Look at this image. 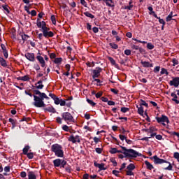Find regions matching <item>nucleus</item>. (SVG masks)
<instances>
[{
  "instance_id": "c03bdc74",
  "label": "nucleus",
  "mask_w": 179,
  "mask_h": 179,
  "mask_svg": "<svg viewBox=\"0 0 179 179\" xmlns=\"http://www.w3.org/2000/svg\"><path fill=\"white\" fill-rule=\"evenodd\" d=\"M147 48L148 50H153V48H155V45H153V44H152V43H148L147 44Z\"/></svg>"
},
{
  "instance_id": "f704fd0d",
  "label": "nucleus",
  "mask_w": 179,
  "mask_h": 179,
  "mask_svg": "<svg viewBox=\"0 0 179 179\" xmlns=\"http://www.w3.org/2000/svg\"><path fill=\"white\" fill-rule=\"evenodd\" d=\"M161 75H169V71H167V69L162 68L161 69V72H160Z\"/></svg>"
},
{
  "instance_id": "4468645a",
  "label": "nucleus",
  "mask_w": 179,
  "mask_h": 179,
  "mask_svg": "<svg viewBox=\"0 0 179 179\" xmlns=\"http://www.w3.org/2000/svg\"><path fill=\"white\" fill-rule=\"evenodd\" d=\"M25 57L29 61H31V62H34V61H36V58L34 57V53L27 52V53L25 54Z\"/></svg>"
},
{
  "instance_id": "864d4df0",
  "label": "nucleus",
  "mask_w": 179,
  "mask_h": 179,
  "mask_svg": "<svg viewBox=\"0 0 179 179\" xmlns=\"http://www.w3.org/2000/svg\"><path fill=\"white\" fill-rule=\"evenodd\" d=\"M81 5L85 6V8H87V3H86V1L85 0H80Z\"/></svg>"
},
{
  "instance_id": "7c9ffc66",
  "label": "nucleus",
  "mask_w": 179,
  "mask_h": 179,
  "mask_svg": "<svg viewBox=\"0 0 179 179\" xmlns=\"http://www.w3.org/2000/svg\"><path fill=\"white\" fill-rule=\"evenodd\" d=\"M140 106L142 107V106H144L145 107H146V108H148L149 107V104H148V103H146V101H143V99H140Z\"/></svg>"
},
{
  "instance_id": "6e6552de",
  "label": "nucleus",
  "mask_w": 179,
  "mask_h": 179,
  "mask_svg": "<svg viewBox=\"0 0 179 179\" xmlns=\"http://www.w3.org/2000/svg\"><path fill=\"white\" fill-rule=\"evenodd\" d=\"M68 141L73 143H80V136L71 135L68 138Z\"/></svg>"
},
{
  "instance_id": "a211bd4d",
  "label": "nucleus",
  "mask_w": 179,
  "mask_h": 179,
  "mask_svg": "<svg viewBox=\"0 0 179 179\" xmlns=\"http://www.w3.org/2000/svg\"><path fill=\"white\" fill-rule=\"evenodd\" d=\"M99 1L101 0H97ZM103 2H105L106 6H109V8H114V1L113 0H102Z\"/></svg>"
},
{
  "instance_id": "bf43d9fd",
  "label": "nucleus",
  "mask_w": 179,
  "mask_h": 179,
  "mask_svg": "<svg viewBox=\"0 0 179 179\" xmlns=\"http://www.w3.org/2000/svg\"><path fill=\"white\" fill-rule=\"evenodd\" d=\"M65 166H66V161L64 160L62 162V164L60 165V166L62 168V169H65Z\"/></svg>"
},
{
  "instance_id": "412c9836",
  "label": "nucleus",
  "mask_w": 179,
  "mask_h": 179,
  "mask_svg": "<svg viewBox=\"0 0 179 179\" xmlns=\"http://www.w3.org/2000/svg\"><path fill=\"white\" fill-rule=\"evenodd\" d=\"M171 97H173L172 101H175V103L176 104H179V101L177 99H178V96H177V94H176V93H174V92H172L171 94Z\"/></svg>"
},
{
  "instance_id": "4d7b16f0",
  "label": "nucleus",
  "mask_w": 179,
  "mask_h": 179,
  "mask_svg": "<svg viewBox=\"0 0 179 179\" xmlns=\"http://www.w3.org/2000/svg\"><path fill=\"white\" fill-rule=\"evenodd\" d=\"M160 71V66H156L154 70H153V72L155 73H157V72H159Z\"/></svg>"
},
{
  "instance_id": "ea45409f",
  "label": "nucleus",
  "mask_w": 179,
  "mask_h": 179,
  "mask_svg": "<svg viewBox=\"0 0 179 179\" xmlns=\"http://www.w3.org/2000/svg\"><path fill=\"white\" fill-rule=\"evenodd\" d=\"M62 129L66 132H70L69 127H68L66 124L63 125Z\"/></svg>"
},
{
  "instance_id": "2eb2a0df",
  "label": "nucleus",
  "mask_w": 179,
  "mask_h": 179,
  "mask_svg": "<svg viewBox=\"0 0 179 179\" xmlns=\"http://www.w3.org/2000/svg\"><path fill=\"white\" fill-rule=\"evenodd\" d=\"M36 59L38 61L39 64H41V66L42 68L45 66V60H44V57H43V56H36Z\"/></svg>"
},
{
  "instance_id": "b1692460",
  "label": "nucleus",
  "mask_w": 179,
  "mask_h": 179,
  "mask_svg": "<svg viewBox=\"0 0 179 179\" xmlns=\"http://www.w3.org/2000/svg\"><path fill=\"white\" fill-rule=\"evenodd\" d=\"M0 64L3 68H6L8 66V64H6V60L3 59V57H0Z\"/></svg>"
},
{
  "instance_id": "0e129e2a",
  "label": "nucleus",
  "mask_w": 179,
  "mask_h": 179,
  "mask_svg": "<svg viewBox=\"0 0 179 179\" xmlns=\"http://www.w3.org/2000/svg\"><path fill=\"white\" fill-rule=\"evenodd\" d=\"M3 9H4L6 13H9V8H8V6H2Z\"/></svg>"
},
{
  "instance_id": "e433bc0d",
  "label": "nucleus",
  "mask_w": 179,
  "mask_h": 179,
  "mask_svg": "<svg viewBox=\"0 0 179 179\" xmlns=\"http://www.w3.org/2000/svg\"><path fill=\"white\" fill-rule=\"evenodd\" d=\"M54 62L55 64H61L62 62V57H57L55 59Z\"/></svg>"
},
{
  "instance_id": "0eeeda50",
  "label": "nucleus",
  "mask_w": 179,
  "mask_h": 179,
  "mask_svg": "<svg viewBox=\"0 0 179 179\" xmlns=\"http://www.w3.org/2000/svg\"><path fill=\"white\" fill-rule=\"evenodd\" d=\"M42 32H43V36L45 38H50L51 37H54V32L50 31V28L45 27V25H43V27Z\"/></svg>"
},
{
  "instance_id": "4c0bfd02",
  "label": "nucleus",
  "mask_w": 179,
  "mask_h": 179,
  "mask_svg": "<svg viewBox=\"0 0 179 179\" xmlns=\"http://www.w3.org/2000/svg\"><path fill=\"white\" fill-rule=\"evenodd\" d=\"M25 156H27V157H28L29 159H31L34 157V153L28 152Z\"/></svg>"
},
{
  "instance_id": "aec40b11",
  "label": "nucleus",
  "mask_w": 179,
  "mask_h": 179,
  "mask_svg": "<svg viewBox=\"0 0 179 179\" xmlns=\"http://www.w3.org/2000/svg\"><path fill=\"white\" fill-rule=\"evenodd\" d=\"M62 161H64V159H56L53 161V164L55 166V167H60Z\"/></svg>"
},
{
  "instance_id": "9b49d317",
  "label": "nucleus",
  "mask_w": 179,
  "mask_h": 179,
  "mask_svg": "<svg viewBox=\"0 0 179 179\" xmlns=\"http://www.w3.org/2000/svg\"><path fill=\"white\" fill-rule=\"evenodd\" d=\"M101 71H103V69L100 67H96L94 70H93L92 71L93 79H96V78H99L100 76V73H101Z\"/></svg>"
},
{
  "instance_id": "5fc2aeb1",
  "label": "nucleus",
  "mask_w": 179,
  "mask_h": 179,
  "mask_svg": "<svg viewBox=\"0 0 179 179\" xmlns=\"http://www.w3.org/2000/svg\"><path fill=\"white\" fill-rule=\"evenodd\" d=\"M45 111H48L49 113H53L54 108L51 107H48L45 108Z\"/></svg>"
},
{
  "instance_id": "cd10ccee",
  "label": "nucleus",
  "mask_w": 179,
  "mask_h": 179,
  "mask_svg": "<svg viewBox=\"0 0 179 179\" xmlns=\"http://www.w3.org/2000/svg\"><path fill=\"white\" fill-rule=\"evenodd\" d=\"M29 150H30V147L29 145H25L22 150V153L24 155H27L29 153Z\"/></svg>"
},
{
  "instance_id": "6e6d98bb",
  "label": "nucleus",
  "mask_w": 179,
  "mask_h": 179,
  "mask_svg": "<svg viewBox=\"0 0 179 179\" xmlns=\"http://www.w3.org/2000/svg\"><path fill=\"white\" fill-rule=\"evenodd\" d=\"M101 101H103V103H108V98L102 96L101 97Z\"/></svg>"
},
{
  "instance_id": "7ed1b4c3",
  "label": "nucleus",
  "mask_w": 179,
  "mask_h": 179,
  "mask_svg": "<svg viewBox=\"0 0 179 179\" xmlns=\"http://www.w3.org/2000/svg\"><path fill=\"white\" fill-rule=\"evenodd\" d=\"M120 148L123 151L117 150V153H122L126 157H138V156H140L139 152L134 149H127V148L122 146H120Z\"/></svg>"
},
{
  "instance_id": "3c124183",
  "label": "nucleus",
  "mask_w": 179,
  "mask_h": 179,
  "mask_svg": "<svg viewBox=\"0 0 179 179\" xmlns=\"http://www.w3.org/2000/svg\"><path fill=\"white\" fill-rule=\"evenodd\" d=\"M112 173L116 177H118L120 176V171L117 170H113L112 171Z\"/></svg>"
},
{
  "instance_id": "f8f14e48",
  "label": "nucleus",
  "mask_w": 179,
  "mask_h": 179,
  "mask_svg": "<svg viewBox=\"0 0 179 179\" xmlns=\"http://www.w3.org/2000/svg\"><path fill=\"white\" fill-rule=\"evenodd\" d=\"M170 86H174V87H178L179 86V77L173 78L172 80L169 82Z\"/></svg>"
},
{
  "instance_id": "c756f323",
  "label": "nucleus",
  "mask_w": 179,
  "mask_h": 179,
  "mask_svg": "<svg viewBox=\"0 0 179 179\" xmlns=\"http://www.w3.org/2000/svg\"><path fill=\"white\" fill-rule=\"evenodd\" d=\"M133 2H134L133 0H130L129 2V6H127L125 7V9H128V10H131V9L134 8V5H132Z\"/></svg>"
},
{
  "instance_id": "680f3d73",
  "label": "nucleus",
  "mask_w": 179,
  "mask_h": 179,
  "mask_svg": "<svg viewBox=\"0 0 179 179\" xmlns=\"http://www.w3.org/2000/svg\"><path fill=\"white\" fill-rule=\"evenodd\" d=\"M56 122H57V124H62V118L57 117L56 118Z\"/></svg>"
},
{
  "instance_id": "473e14b6",
  "label": "nucleus",
  "mask_w": 179,
  "mask_h": 179,
  "mask_svg": "<svg viewBox=\"0 0 179 179\" xmlns=\"http://www.w3.org/2000/svg\"><path fill=\"white\" fill-rule=\"evenodd\" d=\"M166 22H171L173 20V11L166 18Z\"/></svg>"
},
{
  "instance_id": "393cba45",
  "label": "nucleus",
  "mask_w": 179,
  "mask_h": 179,
  "mask_svg": "<svg viewBox=\"0 0 179 179\" xmlns=\"http://www.w3.org/2000/svg\"><path fill=\"white\" fill-rule=\"evenodd\" d=\"M145 164L148 170H153V169H155L153 165H152V164H150V162H149L148 161H145Z\"/></svg>"
},
{
  "instance_id": "09e8293b",
  "label": "nucleus",
  "mask_w": 179,
  "mask_h": 179,
  "mask_svg": "<svg viewBox=\"0 0 179 179\" xmlns=\"http://www.w3.org/2000/svg\"><path fill=\"white\" fill-rule=\"evenodd\" d=\"M173 157H174V159H177V161L178 162V163H179V152H174V154H173Z\"/></svg>"
},
{
  "instance_id": "c9c22d12",
  "label": "nucleus",
  "mask_w": 179,
  "mask_h": 179,
  "mask_svg": "<svg viewBox=\"0 0 179 179\" xmlns=\"http://www.w3.org/2000/svg\"><path fill=\"white\" fill-rule=\"evenodd\" d=\"M87 102L88 103V104L92 106V107H94V106H96V103L94 101H93L92 100H90L89 99H87Z\"/></svg>"
},
{
  "instance_id": "49530a36",
  "label": "nucleus",
  "mask_w": 179,
  "mask_h": 179,
  "mask_svg": "<svg viewBox=\"0 0 179 179\" xmlns=\"http://www.w3.org/2000/svg\"><path fill=\"white\" fill-rule=\"evenodd\" d=\"M95 151H96V153H98L99 155H101V153H103V148H95Z\"/></svg>"
},
{
  "instance_id": "a878e982",
  "label": "nucleus",
  "mask_w": 179,
  "mask_h": 179,
  "mask_svg": "<svg viewBox=\"0 0 179 179\" xmlns=\"http://www.w3.org/2000/svg\"><path fill=\"white\" fill-rule=\"evenodd\" d=\"M108 61H110V62L112 65H115V66L116 68H118V64H117V63L115 62V60L113 57H108Z\"/></svg>"
},
{
  "instance_id": "338daca9",
  "label": "nucleus",
  "mask_w": 179,
  "mask_h": 179,
  "mask_svg": "<svg viewBox=\"0 0 179 179\" xmlns=\"http://www.w3.org/2000/svg\"><path fill=\"white\" fill-rule=\"evenodd\" d=\"M89 177H90V176H89V173H85L83 176V179H89Z\"/></svg>"
},
{
  "instance_id": "72a5a7b5",
  "label": "nucleus",
  "mask_w": 179,
  "mask_h": 179,
  "mask_svg": "<svg viewBox=\"0 0 179 179\" xmlns=\"http://www.w3.org/2000/svg\"><path fill=\"white\" fill-rule=\"evenodd\" d=\"M109 45L113 50H118V45L115 44V43H110Z\"/></svg>"
},
{
  "instance_id": "13d9d810",
  "label": "nucleus",
  "mask_w": 179,
  "mask_h": 179,
  "mask_svg": "<svg viewBox=\"0 0 179 179\" xmlns=\"http://www.w3.org/2000/svg\"><path fill=\"white\" fill-rule=\"evenodd\" d=\"M172 62H173V66H176V65H178V60H177V59H172Z\"/></svg>"
},
{
  "instance_id": "69168bd1",
  "label": "nucleus",
  "mask_w": 179,
  "mask_h": 179,
  "mask_svg": "<svg viewBox=\"0 0 179 179\" xmlns=\"http://www.w3.org/2000/svg\"><path fill=\"white\" fill-rule=\"evenodd\" d=\"M65 170H66V171L67 172V173H71V166H66V168H65Z\"/></svg>"
},
{
  "instance_id": "20e7f679",
  "label": "nucleus",
  "mask_w": 179,
  "mask_h": 179,
  "mask_svg": "<svg viewBox=\"0 0 179 179\" xmlns=\"http://www.w3.org/2000/svg\"><path fill=\"white\" fill-rule=\"evenodd\" d=\"M51 152L55 153L57 157H64V150L62 145L55 143L51 145Z\"/></svg>"
},
{
  "instance_id": "dca6fc26",
  "label": "nucleus",
  "mask_w": 179,
  "mask_h": 179,
  "mask_svg": "<svg viewBox=\"0 0 179 179\" xmlns=\"http://www.w3.org/2000/svg\"><path fill=\"white\" fill-rule=\"evenodd\" d=\"M49 96L52 99V100H54L55 104H57V106L59 104L61 99H59V98H58L55 94L50 93L49 94Z\"/></svg>"
},
{
  "instance_id": "8fccbe9b",
  "label": "nucleus",
  "mask_w": 179,
  "mask_h": 179,
  "mask_svg": "<svg viewBox=\"0 0 179 179\" xmlns=\"http://www.w3.org/2000/svg\"><path fill=\"white\" fill-rule=\"evenodd\" d=\"M30 117H23L22 118V120H20V122H22L23 121H26V122H29V121H30Z\"/></svg>"
},
{
  "instance_id": "39448f33",
  "label": "nucleus",
  "mask_w": 179,
  "mask_h": 179,
  "mask_svg": "<svg viewBox=\"0 0 179 179\" xmlns=\"http://www.w3.org/2000/svg\"><path fill=\"white\" fill-rule=\"evenodd\" d=\"M62 119L68 124H73L75 119L69 112H64L62 114Z\"/></svg>"
},
{
  "instance_id": "58836bf2",
  "label": "nucleus",
  "mask_w": 179,
  "mask_h": 179,
  "mask_svg": "<svg viewBox=\"0 0 179 179\" xmlns=\"http://www.w3.org/2000/svg\"><path fill=\"white\" fill-rule=\"evenodd\" d=\"M120 111L124 113H128V111H129V108L122 107Z\"/></svg>"
},
{
  "instance_id": "ddd939ff",
  "label": "nucleus",
  "mask_w": 179,
  "mask_h": 179,
  "mask_svg": "<svg viewBox=\"0 0 179 179\" xmlns=\"http://www.w3.org/2000/svg\"><path fill=\"white\" fill-rule=\"evenodd\" d=\"M24 9L25 11H27V13H28V15H31V16H37V11H36V10H32L31 12H30V10L29 8V6H25L24 7Z\"/></svg>"
},
{
  "instance_id": "f3484780",
  "label": "nucleus",
  "mask_w": 179,
  "mask_h": 179,
  "mask_svg": "<svg viewBox=\"0 0 179 179\" xmlns=\"http://www.w3.org/2000/svg\"><path fill=\"white\" fill-rule=\"evenodd\" d=\"M36 25L38 29H42V30L44 26L45 27H47V24L44 21H40V19L38 18L36 20Z\"/></svg>"
},
{
  "instance_id": "37998d69",
  "label": "nucleus",
  "mask_w": 179,
  "mask_h": 179,
  "mask_svg": "<svg viewBox=\"0 0 179 179\" xmlns=\"http://www.w3.org/2000/svg\"><path fill=\"white\" fill-rule=\"evenodd\" d=\"M109 152L110 153H111V155H115V153H117V150L115 148H110Z\"/></svg>"
},
{
  "instance_id": "a19ab883",
  "label": "nucleus",
  "mask_w": 179,
  "mask_h": 179,
  "mask_svg": "<svg viewBox=\"0 0 179 179\" xmlns=\"http://www.w3.org/2000/svg\"><path fill=\"white\" fill-rule=\"evenodd\" d=\"M50 19L53 24H57V20L55 18V15H51Z\"/></svg>"
},
{
  "instance_id": "9d476101",
  "label": "nucleus",
  "mask_w": 179,
  "mask_h": 179,
  "mask_svg": "<svg viewBox=\"0 0 179 179\" xmlns=\"http://www.w3.org/2000/svg\"><path fill=\"white\" fill-rule=\"evenodd\" d=\"M47 80V78L45 77H43L39 81H38L35 84V89H38L39 90H41L44 87V85H43V81Z\"/></svg>"
},
{
  "instance_id": "6ab92c4d",
  "label": "nucleus",
  "mask_w": 179,
  "mask_h": 179,
  "mask_svg": "<svg viewBox=\"0 0 179 179\" xmlns=\"http://www.w3.org/2000/svg\"><path fill=\"white\" fill-rule=\"evenodd\" d=\"M141 65H143V68H153V64L150 63L149 62H141Z\"/></svg>"
},
{
  "instance_id": "1a4fd4ad",
  "label": "nucleus",
  "mask_w": 179,
  "mask_h": 179,
  "mask_svg": "<svg viewBox=\"0 0 179 179\" xmlns=\"http://www.w3.org/2000/svg\"><path fill=\"white\" fill-rule=\"evenodd\" d=\"M135 170V165L134 164H130L127 167L126 176H134V171Z\"/></svg>"
},
{
  "instance_id": "a18cd8bd",
  "label": "nucleus",
  "mask_w": 179,
  "mask_h": 179,
  "mask_svg": "<svg viewBox=\"0 0 179 179\" xmlns=\"http://www.w3.org/2000/svg\"><path fill=\"white\" fill-rule=\"evenodd\" d=\"M101 96H103V91H99V92H97L95 95V97L96 99H100V97H101Z\"/></svg>"
},
{
  "instance_id": "603ef678",
  "label": "nucleus",
  "mask_w": 179,
  "mask_h": 179,
  "mask_svg": "<svg viewBox=\"0 0 179 179\" xmlns=\"http://www.w3.org/2000/svg\"><path fill=\"white\" fill-rule=\"evenodd\" d=\"M49 55L50 59H55V58L57 57V55L55 53H50Z\"/></svg>"
},
{
  "instance_id": "de8ad7c7",
  "label": "nucleus",
  "mask_w": 179,
  "mask_h": 179,
  "mask_svg": "<svg viewBox=\"0 0 179 179\" xmlns=\"http://www.w3.org/2000/svg\"><path fill=\"white\" fill-rule=\"evenodd\" d=\"M29 36L28 35H22V39L23 40V41H27V40H29Z\"/></svg>"
},
{
  "instance_id": "f03ea898",
  "label": "nucleus",
  "mask_w": 179,
  "mask_h": 179,
  "mask_svg": "<svg viewBox=\"0 0 179 179\" xmlns=\"http://www.w3.org/2000/svg\"><path fill=\"white\" fill-rule=\"evenodd\" d=\"M150 159H154L155 164H163V163H165L164 165V170H168L169 171H171V170H173V166L171 165V163L163 159L159 158L157 155H155L152 157H150Z\"/></svg>"
},
{
  "instance_id": "4be33fe9",
  "label": "nucleus",
  "mask_w": 179,
  "mask_h": 179,
  "mask_svg": "<svg viewBox=\"0 0 179 179\" xmlns=\"http://www.w3.org/2000/svg\"><path fill=\"white\" fill-rule=\"evenodd\" d=\"M29 80H30V78H29L28 75L22 76V77L20 76V77L17 78V80H22L23 82H27Z\"/></svg>"
},
{
  "instance_id": "5701e85b",
  "label": "nucleus",
  "mask_w": 179,
  "mask_h": 179,
  "mask_svg": "<svg viewBox=\"0 0 179 179\" xmlns=\"http://www.w3.org/2000/svg\"><path fill=\"white\" fill-rule=\"evenodd\" d=\"M28 179H37V176L34 172L29 171L28 173Z\"/></svg>"
},
{
  "instance_id": "e2e57ef3",
  "label": "nucleus",
  "mask_w": 179,
  "mask_h": 179,
  "mask_svg": "<svg viewBox=\"0 0 179 179\" xmlns=\"http://www.w3.org/2000/svg\"><path fill=\"white\" fill-rule=\"evenodd\" d=\"M98 169H99V170H106V168H104V164H99Z\"/></svg>"
},
{
  "instance_id": "79ce46f5",
  "label": "nucleus",
  "mask_w": 179,
  "mask_h": 179,
  "mask_svg": "<svg viewBox=\"0 0 179 179\" xmlns=\"http://www.w3.org/2000/svg\"><path fill=\"white\" fill-rule=\"evenodd\" d=\"M110 162L111 163H113V166H114V167H117V166H118V164L117 163V161L115 160V159L114 158L110 159Z\"/></svg>"
},
{
  "instance_id": "774afa93",
  "label": "nucleus",
  "mask_w": 179,
  "mask_h": 179,
  "mask_svg": "<svg viewBox=\"0 0 179 179\" xmlns=\"http://www.w3.org/2000/svg\"><path fill=\"white\" fill-rule=\"evenodd\" d=\"M124 54L125 55H131V50H125Z\"/></svg>"
},
{
  "instance_id": "052dcab7",
  "label": "nucleus",
  "mask_w": 179,
  "mask_h": 179,
  "mask_svg": "<svg viewBox=\"0 0 179 179\" xmlns=\"http://www.w3.org/2000/svg\"><path fill=\"white\" fill-rule=\"evenodd\" d=\"M27 176V173H26V172L24 171H22L20 173V177H22V178H26Z\"/></svg>"
},
{
  "instance_id": "c85d7f7f",
  "label": "nucleus",
  "mask_w": 179,
  "mask_h": 179,
  "mask_svg": "<svg viewBox=\"0 0 179 179\" xmlns=\"http://www.w3.org/2000/svg\"><path fill=\"white\" fill-rule=\"evenodd\" d=\"M8 121L12 124L13 129L16 127V124H17V122L16 121V120H13V118H9Z\"/></svg>"
},
{
  "instance_id": "2f4dec72",
  "label": "nucleus",
  "mask_w": 179,
  "mask_h": 179,
  "mask_svg": "<svg viewBox=\"0 0 179 179\" xmlns=\"http://www.w3.org/2000/svg\"><path fill=\"white\" fill-rule=\"evenodd\" d=\"M84 15L85 16H87V17H90V19H94V15H93L89 11L85 12Z\"/></svg>"
},
{
  "instance_id": "bb28decb",
  "label": "nucleus",
  "mask_w": 179,
  "mask_h": 179,
  "mask_svg": "<svg viewBox=\"0 0 179 179\" xmlns=\"http://www.w3.org/2000/svg\"><path fill=\"white\" fill-rule=\"evenodd\" d=\"M137 108H138V114H139L140 115L143 116V113H145V111L143 110V106H136Z\"/></svg>"
},
{
  "instance_id": "f257e3e1",
  "label": "nucleus",
  "mask_w": 179,
  "mask_h": 179,
  "mask_svg": "<svg viewBox=\"0 0 179 179\" xmlns=\"http://www.w3.org/2000/svg\"><path fill=\"white\" fill-rule=\"evenodd\" d=\"M25 94L30 96V97H34V102L32 103V104L38 108L45 107L44 99H46V100H50V97H48L47 94H45V93L41 92L38 90H34V94H31V91L30 90H26Z\"/></svg>"
},
{
  "instance_id": "423d86ee",
  "label": "nucleus",
  "mask_w": 179,
  "mask_h": 179,
  "mask_svg": "<svg viewBox=\"0 0 179 179\" xmlns=\"http://www.w3.org/2000/svg\"><path fill=\"white\" fill-rule=\"evenodd\" d=\"M155 120H157L158 124H162L163 127H167L166 124H170V120H169V117L164 115H162L161 117H156Z\"/></svg>"
}]
</instances>
